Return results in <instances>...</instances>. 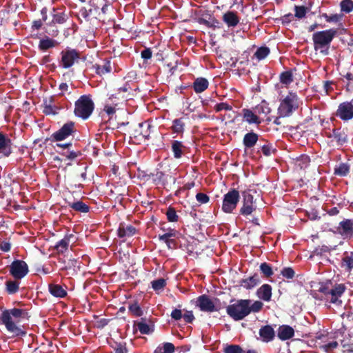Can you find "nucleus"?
<instances>
[{
    "label": "nucleus",
    "mask_w": 353,
    "mask_h": 353,
    "mask_svg": "<svg viewBox=\"0 0 353 353\" xmlns=\"http://www.w3.org/2000/svg\"><path fill=\"white\" fill-rule=\"evenodd\" d=\"M196 305L203 312H212L219 310L206 294H202L197 298Z\"/></svg>",
    "instance_id": "nucleus-14"
},
{
    "label": "nucleus",
    "mask_w": 353,
    "mask_h": 353,
    "mask_svg": "<svg viewBox=\"0 0 353 353\" xmlns=\"http://www.w3.org/2000/svg\"><path fill=\"white\" fill-rule=\"evenodd\" d=\"M185 123L183 117L174 119L172 121V125L171 126L172 132L176 134L183 133L185 130Z\"/></svg>",
    "instance_id": "nucleus-37"
},
{
    "label": "nucleus",
    "mask_w": 353,
    "mask_h": 353,
    "mask_svg": "<svg viewBox=\"0 0 353 353\" xmlns=\"http://www.w3.org/2000/svg\"><path fill=\"white\" fill-rule=\"evenodd\" d=\"M259 269L265 278H270L274 274L272 266L266 262L261 263Z\"/></svg>",
    "instance_id": "nucleus-43"
},
{
    "label": "nucleus",
    "mask_w": 353,
    "mask_h": 353,
    "mask_svg": "<svg viewBox=\"0 0 353 353\" xmlns=\"http://www.w3.org/2000/svg\"><path fill=\"white\" fill-rule=\"evenodd\" d=\"M258 140L259 134L254 132H250L244 135L243 144L245 148H252L256 144Z\"/></svg>",
    "instance_id": "nucleus-26"
},
{
    "label": "nucleus",
    "mask_w": 353,
    "mask_h": 353,
    "mask_svg": "<svg viewBox=\"0 0 353 353\" xmlns=\"http://www.w3.org/2000/svg\"><path fill=\"white\" fill-rule=\"evenodd\" d=\"M232 109V105H229L227 103L221 102L216 104L214 106V110L216 112H220L222 110H231Z\"/></svg>",
    "instance_id": "nucleus-61"
},
{
    "label": "nucleus",
    "mask_w": 353,
    "mask_h": 353,
    "mask_svg": "<svg viewBox=\"0 0 353 353\" xmlns=\"http://www.w3.org/2000/svg\"><path fill=\"white\" fill-rule=\"evenodd\" d=\"M137 230L132 225H125L121 223L117 230V235L119 238L130 237L136 234Z\"/></svg>",
    "instance_id": "nucleus-21"
},
{
    "label": "nucleus",
    "mask_w": 353,
    "mask_h": 353,
    "mask_svg": "<svg viewBox=\"0 0 353 353\" xmlns=\"http://www.w3.org/2000/svg\"><path fill=\"white\" fill-rule=\"evenodd\" d=\"M10 274L16 280H21L25 277L28 272V265L23 260H14L9 267Z\"/></svg>",
    "instance_id": "nucleus-9"
},
{
    "label": "nucleus",
    "mask_w": 353,
    "mask_h": 353,
    "mask_svg": "<svg viewBox=\"0 0 353 353\" xmlns=\"http://www.w3.org/2000/svg\"><path fill=\"white\" fill-rule=\"evenodd\" d=\"M48 290L53 296L57 298H65L68 294L66 290L59 284L50 283Z\"/></svg>",
    "instance_id": "nucleus-25"
},
{
    "label": "nucleus",
    "mask_w": 353,
    "mask_h": 353,
    "mask_svg": "<svg viewBox=\"0 0 353 353\" xmlns=\"http://www.w3.org/2000/svg\"><path fill=\"white\" fill-rule=\"evenodd\" d=\"M294 15L292 13H288L281 17L279 20L283 25H288L291 23L294 19Z\"/></svg>",
    "instance_id": "nucleus-63"
},
{
    "label": "nucleus",
    "mask_w": 353,
    "mask_h": 353,
    "mask_svg": "<svg viewBox=\"0 0 353 353\" xmlns=\"http://www.w3.org/2000/svg\"><path fill=\"white\" fill-rule=\"evenodd\" d=\"M261 283L260 276L254 273L252 276L243 279L239 281V285L246 290H251Z\"/></svg>",
    "instance_id": "nucleus-18"
},
{
    "label": "nucleus",
    "mask_w": 353,
    "mask_h": 353,
    "mask_svg": "<svg viewBox=\"0 0 353 353\" xmlns=\"http://www.w3.org/2000/svg\"><path fill=\"white\" fill-rule=\"evenodd\" d=\"M281 274L287 279H292L295 276V272L292 268L285 267L281 270Z\"/></svg>",
    "instance_id": "nucleus-58"
},
{
    "label": "nucleus",
    "mask_w": 353,
    "mask_h": 353,
    "mask_svg": "<svg viewBox=\"0 0 353 353\" xmlns=\"http://www.w3.org/2000/svg\"><path fill=\"white\" fill-rule=\"evenodd\" d=\"M183 318L185 323H191L194 320V316L192 311H187L183 315Z\"/></svg>",
    "instance_id": "nucleus-64"
},
{
    "label": "nucleus",
    "mask_w": 353,
    "mask_h": 353,
    "mask_svg": "<svg viewBox=\"0 0 353 353\" xmlns=\"http://www.w3.org/2000/svg\"><path fill=\"white\" fill-rule=\"evenodd\" d=\"M251 303L250 299H240L235 303L229 305L226 307L227 314L234 321H240L250 314L248 304Z\"/></svg>",
    "instance_id": "nucleus-5"
},
{
    "label": "nucleus",
    "mask_w": 353,
    "mask_h": 353,
    "mask_svg": "<svg viewBox=\"0 0 353 353\" xmlns=\"http://www.w3.org/2000/svg\"><path fill=\"white\" fill-rule=\"evenodd\" d=\"M110 347L114 350L115 353H127L128 348L125 343L114 342V345H110Z\"/></svg>",
    "instance_id": "nucleus-55"
},
{
    "label": "nucleus",
    "mask_w": 353,
    "mask_h": 353,
    "mask_svg": "<svg viewBox=\"0 0 353 353\" xmlns=\"http://www.w3.org/2000/svg\"><path fill=\"white\" fill-rule=\"evenodd\" d=\"M95 72L97 74L103 75L109 73L112 70L111 63L109 59L102 60L101 63H96L93 65Z\"/></svg>",
    "instance_id": "nucleus-23"
},
{
    "label": "nucleus",
    "mask_w": 353,
    "mask_h": 353,
    "mask_svg": "<svg viewBox=\"0 0 353 353\" xmlns=\"http://www.w3.org/2000/svg\"><path fill=\"white\" fill-rule=\"evenodd\" d=\"M185 147L181 141L174 140L172 142V151L176 159L181 158Z\"/></svg>",
    "instance_id": "nucleus-35"
},
{
    "label": "nucleus",
    "mask_w": 353,
    "mask_h": 353,
    "mask_svg": "<svg viewBox=\"0 0 353 353\" xmlns=\"http://www.w3.org/2000/svg\"><path fill=\"white\" fill-rule=\"evenodd\" d=\"M325 136L327 138H334L339 145H342L347 142V136L344 130L341 128H334L332 132H326Z\"/></svg>",
    "instance_id": "nucleus-19"
},
{
    "label": "nucleus",
    "mask_w": 353,
    "mask_h": 353,
    "mask_svg": "<svg viewBox=\"0 0 353 353\" xmlns=\"http://www.w3.org/2000/svg\"><path fill=\"white\" fill-rule=\"evenodd\" d=\"M146 319L141 318L139 322L135 323L134 325L142 334H150L153 332V329L145 323Z\"/></svg>",
    "instance_id": "nucleus-39"
},
{
    "label": "nucleus",
    "mask_w": 353,
    "mask_h": 353,
    "mask_svg": "<svg viewBox=\"0 0 353 353\" xmlns=\"http://www.w3.org/2000/svg\"><path fill=\"white\" fill-rule=\"evenodd\" d=\"M270 112L271 109L269 107V104L265 101H263L255 107V112L258 114H268Z\"/></svg>",
    "instance_id": "nucleus-46"
},
{
    "label": "nucleus",
    "mask_w": 353,
    "mask_h": 353,
    "mask_svg": "<svg viewBox=\"0 0 353 353\" xmlns=\"http://www.w3.org/2000/svg\"><path fill=\"white\" fill-rule=\"evenodd\" d=\"M73 236V234H66L63 239L58 241L54 245V250L59 254L64 253L68 249L70 243V239Z\"/></svg>",
    "instance_id": "nucleus-30"
},
{
    "label": "nucleus",
    "mask_w": 353,
    "mask_h": 353,
    "mask_svg": "<svg viewBox=\"0 0 353 353\" xmlns=\"http://www.w3.org/2000/svg\"><path fill=\"white\" fill-rule=\"evenodd\" d=\"M345 290V286L343 284H336L331 288L326 301L336 305H341L342 301L340 298L342 296Z\"/></svg>",
    "instance_id": "nucleus-11"
},
{
    "label": "nucleus",
    "mask_w": 353,
    "mask_h": 353,
    "mask_svg": "<svg viewBox=\"0 0 353 353\" xmlns=\"http://www.w3.org/2000/svg\"><path fill=\"white\" fill-rule=\"evenodd\" d=\"M270 52V48L266 46H262L259 48L256 52L254 53V56L259 59L261 60L265 59Z\"/></svg>",
    "instance_id": "nucleus-50"
},
{
    "label": "nucleus",
    "mask_w": 353,
    "mask_h": 353,
    "mask_svg": "<svg viewBox=\"0 0 353 353\" xmlns=\"http://www.w3.org/2000/svg\"><path fill=\"white\" fill-rule=\"evenodd\" d=\"M76 132L75 124L73 121H68L57 131L51 135L53 141H61L66 139Z\"/></svg>",
    "instance_id": "nucleus-10"
},
{
    "label": "nucleus",
    "mask_w": 353,
    "mask_h": 353,
    "mask_svg": "<svg viewBox=\"0 0 353 353\" xmlns=\"http://www.w3.org/2000/svg\"><path fill=\"white\" fill-rule=\"evenodd\" d=\"M208 85L209 82L207 79L198 77L194 80L192 87L196 93H201L208 88Z\"/></svg>",
    "instance_id": "nucleus-28"
},
{
    "label": "nucleus",
    "mask_w": 353,
    "mask_h": 353,
    "mask_svg": "<svg viewBox=\"0 0 353 353\" xmlns=\"http://www.w3.org/2000/svg\"><path fill=\"white\" fill-rule=\"evenodd\" d=\"M12 140L7 134L0 132V154L1 157H8L12 152Z\"/></svg>",
    "instance_id": "nucleus-15"
},
{
    "label": "nucleus",
    "mask_w": 353,
    "mask_h": 353,
    "mask_svg": "<svg viewBox=\"0 0 353 353\" xmlns=\"http://www.w3.org/2000/svg\"><path fill=\"white\" fill-rule=\"evenodd\" d=\"M253 191L248 189L241 192L242 206L239 210L240 214L247 216L252 214L256 210V205L254 201Z\"/></svg>",
    "instance_id": "nucleus-7"
},
{
    "label": "nucleus",
    "mask_w": 353,
    "mask_h": 353,
    "mask_svg": "<svg viewBox=\"0 0 353 353\" xmlns=\"http://www.w3.org/2000/svg\"><path fill=\"white\" fill-rule=\"evenodd\" d=\"M310 163V158L306 154H302L296 159V165L301 169L307 168Z\"/></svg>",
    "instance_id": "nucleus-47"
},
{
    "label": "nucleus",
    "mask_w": 353,
    "mask_h": 353,
    "mask_svg": "<svg viewBox=\"0 0 353 353\" xmlns=\"http://www.w3.org/2000/svg\"><path fill=\"white\" fill-rule=\"evenodd\" d=\"M341 11L350 13L353 10V1L352 0H343L340 3Z\"/></svg>",
    "instance_id": "nucleus-49"
},
{
    "label": "nucleus",
    "mask_w": 353,
    "mask_h": 353,
    "mask_svg": "<svg viewBox=\"0 0 353 353\" xmlns=\"http://www.w3.org/2000/svg\"><path fill=\"white\" fill-rule=\"evenodd\" d=\"M294 329L290 325H283L278 329V337L282 341L291 339L294 336Z\"/></svg>",
    "instance_id": "nucleus-24"
},
{
    "label": "nucleus",
    "mask_w": 353,
    "mask_h": 353,
    "mask_svg": "<svg viewBox=\"0 0 353 353\" xmlns=\"http://www.w3.org/2000/svg\"><path fill=\"white\" fill-rule=\"evenodd\" d=\"M59 110L60 108L58 106L51 104H47L46 102H45L43 112L46 115H56L59 113Z\"/></svg>",
    "instance_id": "nucleus-48"
},
{
    "label": "nucleus",
    "mask_w": 353,
    "mask_h": 353,
    "mask_svg": "<svg viewBox=\"0 0 353 353\" xmlns=\"http://www.w3.org/2000/svg\"><path fill=\"white\" fill-rule=\"evenodd\" d=\"M243 112V118L245 120L249 123H255L259 125L261 123V120L260 118L254 113L252 110L249 109H244Z\"/></svg>",
    "instance_id": "nucleus-34"
},
{
    "label": "nucleus",
    "mask_w": 353,
    "mask_h": 353,
    "mask_svg": "<svg viewBox=\"0 0 353 353\" xmlns=\"http://www.w3.org/2000/svg\"><path fill=\"white\" fill-rule=\"evenodd\" d=\"M222 19L229 28L236 27L240 21V18L234 11H227L223 14Z\"/></svg>",
    "instance_id": "nucleus-20"
},
{
    "label": "nucleus",
    "mask_w": 353,
    "mask_h": 353,
    "mask_svg": "<svg viewBox=\"0 0 353 353\" xmlns=\"http://www.w3.org/2000/svg\"><path fill=\"white\" fill-rule=\"evenodd\" d=\"M263 306V303L260 301H255L252 305L248 304V309L250 310V314L252 312H259L261 310Z\"/></svg>",
    "instance_id": "nucleus-59"
},
{
    "label": "nucleus",
    "mask_w": 353,
    "mask_h": 353,
    "mask_svg": "<svg viewBox=\"0 0 353 353\" xmlns=\"http://www.w3.org/2000/svg\"><path fill=\"white\" fill-rule=\"evenodd\" d=\"M224 353H243V349L239 345H228L223 349Z\"/></svg>",
    "instance_id": "nucleus-57"
},
{
    "label": "nucleus",
    "mask_w": 353,
    "mask_h": 353,
    "mask_svg": "<svg viewBox=\"0 0 353 353\" xmlns=\"http://www.w3.org/2000/svg\"><path fill=\"white\" fill-rule=\"evenodd\" d=\"M272 288L270 285L263 284L256 290V294L259 299L268 302L272 298Z\"/></svg>",
    "instance_id": "nucleus-22"
},
{
    "label": "nucleus",
    "mask_w": 353,
    "mask_h": 353,
    "mask_svg": "<svg viewBox=\"0 0 353 353\" xmlns=\"http://www.w3.org/2000/svg\"><path fill=\"white\" fill-rule=\"evenodd\" d=\"M174 345L172 343L166 342L162 347L158 346L154 353H174Z\"/></svg>",
    "instance_id": "nucleus-42"
},
{
    "label": "nucleus",
    "mask_w": 353,
    "mask_h": 353,
    "mask_svg": "<svg viewBox=\"0 0 353 353\" xmlns=\"http://www.w3.org/2000/svg\"><path fill=\"white\" fill-rule=\"evenodd\" d=\"M152 288L154 290L158 291L163 290L166 285V281L163 278L154 280L151 282Z\"/></svg>",
    "instance_id": "nucleus-53"
},
{
    "label": "nucleus",
    "mask_w": 353,
    "mask_h": 353,
    "mask_svg": "<svg viewBox=\"0 0 353 353\" xmlns=\"http://www.w3.org/2000/svg\"><path fill=\"white\" fill-rule=\"evenodd\" d=\"M299 99L297 94L289 92L287 96L281 101L278 108V114L282 117L291 116L294 112L298 110Z\"/></svg>",
    "instance_id": "nucleus-4"
},
{
    "label": "nucleus",
    "mask_w": 353,
    "mask_h": 353,
    "mask_svg": "<svg viewBox=\"0 0 353 353\" xmlns=\"http://www.w3.org/2000/svg\"><path fill=\"white\" fill-rule=\"evenodd\" d=\"M343 353H353V342L350 339H344L341 341Z\"/></svg>",
    "instance_id": "nucleus-54"
},
{
    "label": "nucleus",
    "mask_w": 353,
    "mask_h": 353,
    "mask_svg": "<svg viewBox=\"0 0 353 353\" xmlns=\"http://www.w3.org/2000/svg\"><path fill=\"white\" fill-rule=\"evenodd\" d=\"M57 43L56 40L46 37L39 41V48L41 51H46L50 48H54Z\"/></svg>",
    "instance_id": "nucleus-33"
},
{
    "label": "nucleus",
    "mask_w": 353,
    "mask_h": 353,
    "mask_svg": "<svg viewBox=\"0 0 353 353\" xmlns=\"http://www.w3.org/2000/svg\"><path fill=\"white\" fill-rule=\"evenodd\" d=\"M338 347V343L336 341H332L327 344L321 345L320 347L326 352H329L330 350H334Z\"/></svg>",
    "instance_id": "nucleus-62"
},
{
    "label": "nucleus",
    "mask_w": 353,
    "mask_h": 353,
    "mask_svg": "<svg viewBox=\"0 0 353 353\" xmlns=\"http://www.w3.org/2000/svg\"><path fill=\"white\" fill-rule=\"evenodd\" d=\"M152 181L155 185H165V173L162 171L157 170L155 173H152Z\"/></svg>",
    "instance_id": "nucleus-44"
},
{
    "label": "nucleus",
    "mask_w": 353,
    "mask_h": 353,
    "mask_svg": "<svg viewBox=\"0 0 353 353\" xmlns=\"http://www.w3.org/2000/svg\"><path fill=\"white\" fill-rule=\"evenodd\" d=\"M196 199L200 204H205L209 202L210 197L206 194L199 192L196 194Z\"/></svg>",
    "instance_id": "nucleus-60"
},
{
    "label": "nucleus",
    "mask_w": 353,
    "mask_h": 353,
    "mask_svg": "<svg viewBox=\"0 0 353 353\" xmlns=\"http://www.w3.org/2000/svg\"><path fill=\"white\" fill-rule=\"evenodd\" d=\"M341 267L345 268L347 272L353 270V252H345L341 260Z\"/></svg>",
    "instance_id": "nucleus-32"
},
{
    "label": "nucleus",
    "mask_w": 353,
    "mask_h": 353,
    "mask_svg": "<svg viewBox=\"0 0 353 353\" xmlns=\"http://www.w3.org/2000/svg\"><path fill=\"white\" fill-rule=\"evenodd\" d=\"M60 55L59 65L65 69L70 68L75 63H79L81 59V52L76 49L70 48H66L65 50H63Z\"/></svg>",
    "instance_id": "nucleus-6"
},
{
    "label": "nucleus",
    "mask_w": 353,
    "mask_h": 353,
    "mask_svg": "<svg viewBox=\"0 0 353 353\" xmlns=\"http://www.w3.org/2000/svg\"><path fill=\"white\" fill-rule=\"evenodd\" d=\"M128 310L135 317H140L143 314V311L137 301L130 303L128 306Z\"/></svg>",
    "instance_id": "nucleus-41"
},
{
    "label": "nucleus",
    "mask_w": 353,
    "mask_h": 353,
    "mask_svg": "<svg viewBox=\"0 0 353 353\" xmlns=\"http://www.w3.org/2000/svg\"><path fill=\"white\" fill-rule=\"evenodd\" d=\"M151 127V125L147 121L139 123L133 128L134 132L132 134L134 137H141L145 139H148L150 135Z\"/></svg>",
    "instance_id": "nucleus-17"
},
{
    "label": "nucleus",
    "mask_w": 353,
    "mask_h": 353,
    "mask_svg": "<svg viewBox=\"0 0 353 353\" xmlns=\"http://www.w3.org/2000/svg\"><path fill=\"white\" fill-rule=\"evenodd\" d=\"M163 61L164 65L168 69V73H170V75H173L177 70L180 59L176 53H172L167 55L163 59Z\"/></svg>",
    "instance_id": "nucleus-16"
},
{
    "label": "nucleus",
    "mask_w": 353,
    "mask_h": 353,
    "mask_svg": "<svg viewBox=\"0 0 353 353\" xmlns=\"http://www.w3.org/2000/svg\"><path fill=\"white\" fill-rule=\"evenodd\" d=\"M343 16L344 15L343 13H336L330 15L327 14V13H323L321 14V17L324 18L327 23H334L341 22L343 20Z\"/></svg>",
    "instance_id": "nucleus-40"
},
{
    "label": "nucleus",
    "mask_w": 353,
    "mask_h": 353,
    "mask_svg": "<svg viewBox=\"0 0 353 353\" xmlns=\"http://www.w3.org/2000/svg\"><path fill=\"white\" fill-rule=\"evenodd\" d=\"M279 79L280 82L285 85H289L294 81L292 73L289 70L281 72Z\"/></svg>",
    "instance_id": "nucleus-45"
},
{
    "label": "nucleus",
    "mask_w": 353,
    "mask_h": 353,
    "mask_svg": "<svg viewBox=\"0 0 353 353\" xmlns=\"http://www.w3.org/2000/svg\"><path fill=\"white\" fill-rule=\"evenodd\" d=\"M336 115L343 121H348L353 118V104L345 101L339 104Z\"/></svg>",
    "instance_id": "nucleus-13"
},
{
    "label": "nucleus",
    "mask_w": 353,
    "mask_h": 353,
    "mask_svg": "<svg viewBox=\"0 0 353 353\" xmlns=\"http://www.w3.org/2000/svg\"><path fill=\"white\" fill-rule=\"evenodd\" d=\"M165 215L169 222H177L179 218L175 209L171 206L168 208Z\"/></svg>",
    "instance_id": "nucleus-51"
},
{
    "label": "nucleus",
    "mask_w": 353,
    "mask_h": 353,
    "mask_svg": "<svg viewBox=\"0 0 353 353\" xmlns=\"http://www.w3.org/2000/svg\"><path fill=\"white\" fill-rule=\"evenodd\" d=\"M259 335L263 341L269 342L274 339L275 333L270 325H265L260 329Z\"/></svg>",
    "instance_id": "nucleus-29"
},
{
    "label": "nucleus",
    "mask_w": 353,
    "mask_h": 353,
    "mask_svg": "<svg viewBox=\"0 0 353 353\" xmlns=\"http://www.w3.org/2000/svg\"><path fill=\"white\" fill-rule=\"evenodd\" d=\"M52 20L51 22L47 23L48 25L52 24H63L68 19V16L63 12L53 9L52 12Z\"/></svg>",
    "instance_id": "nucleus-31"
},
{
    "label": "nucleus",
    "mask_w": 353,
    "mask_h": 353,
    "mask_svg": "<svg viewBox=\"0 0 353 353\" xmlns=\"http://www.w3.org/2000/svg\"><path fill=\"white\" fill-rule=\"evenodd\" d=\"M27 316L26 310L14 307L3 310L0 316V320L9 332L16 336H23L26 335V332L18 326V323H20L21 319Z\"/></svg>",
    "instance_id": "nucleus-1"
},
{
    "label": "nucleus",
    "mask_w": 353,
    "mask_h": 353,
    "mask_svg": "<svg viewBox=\"0 0 353 353\" xmlns=\"http://www.w3.org/2000/svg\"><path fill=\"white\" fill-rule=\"evenodd\" d=\"M239 199V192L237 190L231 189L229 190L223 196L222 210L225 213H232L236 208Z\"/></svg>",
    "instance_id": "nucleus-8"
},
{
    "label": "nucleus",
    "mask_w": 353,
    "mask_h": 353,
    "mask_svg": "<svg viewBox=\"0 0 353 353\" xmlns=\"http://www.w3.org/2000/svg\"><path fill=\"white\" fill-rule=\"evenodd\" d=\"M94 110L91 94L81 95L74 103V114L83 120H87Z\"/></svg>",
    "instance_id": "nucleus-3"
},
{
    "label": "nucleus",
    "mask_w": 353,
    "mask_h": 353,
    "mask_svg": "<svg viewBox=\"0 0 353 353\" xmlns=\"http://www.w3.org/2000/svg\"><path fill=\"white\" fill-rule=\"evenodd\" d=\"M294 10V17L298 19H302L306 15L308 8L304 6H295Z\"/></svg>",
    "instance_id": "nucleus-52"
},
{
    "label": "nucleus",
    "mask_w": 353,
    "mask_h": 353,
    "mask_svg": "<svg viewBox=\"0 0 353 353\" xmlns=\"http://www.w3.org/2000/svg\"><path fill=\"white\" fill-rule=\"evenodd\" d=\"M19 280H8L6 281V291L8 294H16L19 290Z\"/></svg>",
    "instance_id": "nucleus-36"
},
{
    "label": "nucleus",
    "mask_w": 353,
    "mask_h": 353,
    "mask_svg": "<svg viewBox=\"0 0 353 353\" xmlns=\"http://www.w3.org/2000/svg\"><path fill=\"white\" fill-rule=\"evenodd\" d=\"M67 206L76 212L81 213H87L90 211V209L88 205L85 204L81 200H78L74 202L68 201Z\"/></svg>",
    "instance_id": "nucleus-27"
},
{
    "label": "nucleus",
    "mask_w": 353,
    "mask_h": 353,
    "mask_svg": "<svg viewBox=\"0 0 353 353\" xmlns=\"http://www.w3.org/2000/svg\"><path fill=\"white\" fill-rule=\"evenodd\" d=\"M261 149L262 153L266 157H269L272 154H275L277 151L276 149L274 148L271 143H267L262 145Z\"/></svg>",
    "instance_id": "nucleus-56"
},
{
    "label": "nucleus",
    "mask_w": 353,
    "mask_h": 353,
    "mask_svg": "<svg viewBox=\"0 0 353 353\" xmlns=\"http://www.w3.org/2000/svg\"><path fill=\"white\" fill-rule=\"evenodd\" d=\"M337 34L336 29L330 28L318 31L312 34L314 50H320L321 53L327 55L330 43Z\"/></svg>",
    "instance_id": "nucleus-2"
},
{
    "label": "nucleus",
    "mask_w": 353,
    "mask_h": 353,
    "mask_svg": "<svg viewBox=\"0 0 353 353\" xmlns=\"http://www.w3.org/2000/svg\"><path fill=\"white\" fill-rule=\"evenodd\" d=\"M335 233L339 234L343 239L353 236V220L345 219L339 223Z\"/></svg>",
    "instance_id": "nucleus-12"
},
{
    "label": "nucleus",
    "mask_w": 353,
    "mask_h": 353,
    "mask_svg": "<svg viewBox=\"0 0 353 353\" xmlns=\"http://www.w3.org/2000/svg\"><path fill=\"white\" fill-rule=\"evenodd\" d=\"M350 170V165L346 163H341L334 168V174L339 176H346Z\"/></svg>",
    "instance_id": "nucleus-38"
}]
</instances>
